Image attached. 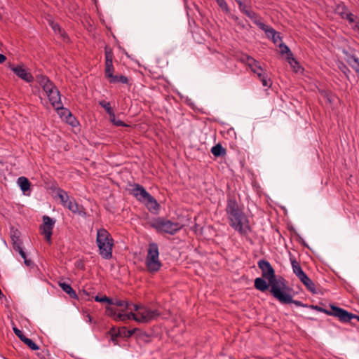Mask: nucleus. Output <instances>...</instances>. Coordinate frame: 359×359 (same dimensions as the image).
<instances>
[{"label":"nucleus","instance_id":"nucleus-10","mask_svg":"<svg viewBox=\"0 0 359 359\" xmlns=\"http://www.w3.org/2000/svg\"><path fill=\"white\" fill-rule=\"evenodd\" d=\"M331 311H328L327 313L330 315L337 317L341 321L344 323L350 322L351 319L357 317V316L334 306H331Z\"/></svg>","mask_w":359,"mask_h":359},{"label":"nucleus","instance_id":"nucleus-28","mask_svg":"<svg viewBox=\"0 0 359 359\" xmlns=\"http://www.w3.org/2000/svg\"><path fill=\"white\" fill-rule=\"evenodd\" d=\"M57 195L59 197V198L60 199L63 205L65 204H66L67 203L68 200L70 198V197L69 196L67 193L61 189H57Z\"/></svg>","mask_w":359,"mask_h":359},{"label":"nucleus","instance_id":"nucleus-18","mask_svg":"<svg viewBox=\"0 0 359 359\" xmlns=\"http://www.w3.org/2000/svg\"><path fill=\"white\" fill-rule=\"evenodd\" d=\"M60 118L72 127H76L79 122L73 114H60Z\"/></svg>","mask_w":359,"mask_h":359},{"label":"nucleus","instance_id":"nucleus-35","mask_svg":"<svg viewBox=\"0 0 359 359\" xmlns=\"http://www.w3.org/2000/svg\"><path fill=\"white\" fill-rule=\"evenodd\" d=\"M43 90L45 91L46 95L51 93L54 89H57V88L54 86V84L50 81L45 86L43 87Z\"/></svg>","mask_w":359,"mask_h":359},{"label":"nucleus","instance_id":"nucleus-24","mask_svg":"<svg viewBox=\"0 0 359 359\" xmlns=\"http://www.w3.org/2000/svg\"><path fill=\"white\" fill-rule=\"evenodd\" d=\"M18 183L21 190L25 193L30 189V182L25 177H20Z\"/></svg>","mask_w":359,"mask_h":359},{"label":"nucleus","instance_id":"nucleus-44","mask_svg":"<svg viewBox=\"0 0 359 359\" xmlns=\"http://www.w3.org/2000/svg\"><path fill=\"white\" fill-rule=\"evenodd\" d=\"M100 104L102 105V107L107 111V112H111V104L109 102L106 101H102L100 102Z\"/></svg>","mask_w":359,"mask_h":359},{"label":"nucleus","instance_id":"nucleus-19","mask_svg":"<svg viewBox=\"0 0 359 359\" xmlns=\"http://www.w3.org/2000/svg\"><path fill=\"white\" fill-rule=\"evenodd\" d=\"M64 206L74 213H79L81 212L80 206L73 198H70Z\"/></svg>","mask_w":359,"mask_h":359},{"label":"nucleus","instance_id":"nucleus-32","mask_svg":"<svg viewBox=\"0 0 359 359\" xmlns=\"http://www.w3.org/2000/svg\"><path fill=\"white\" fill-rule=\"evenodd\" d=\"M22 341L32 350L36 351L39 348V347L30 339L26 337L22 339Z\"/></svg>","mask_w":359,"mask_h":359},{"label":"nucleus","instance_id":"nucleus-17","mask_svg":"<svg viewBox=\"0 0 359 359\" xmlns=\"http://www.w3.org/2000/svg\"><path fill=\"white\" fill-rule=\"evenodd\" d=\"M13 247L14 250L20 253L21 257L24 259V262L27 266H30L31 261L27 259L26 253L23 251L21 245L22 242L20 239H17L15 241H12Z\"/></svg>","mask_w":359,"mask_h":359},{"label":"nucleus","instance_id":"nucleus-49","mask_svg":"<svg viewBox=\"0 0 359 359\" xmlns=\"http://www.w3.org/2000/svg\"><path fill=\"white\" fill-rule=\"evenodd\" d=\"M291 303H293L295 305L299 306H302V303L299 301H296V300H293L292 299V302Z\"/></svg>","mask_w":359,"mask_h":359},{"label":"nucleus","instance_id":"nucleus-37","mask_svg":"<svg viewBox=\"0 0 359 359\" xmlns=\"http://www.w3.org/2000/svg\"><path fill=\"white\" fill-rule=\"evenodd\" d=\"M219 6L226 13L229 11V8L225 0H216Z\"/></svg>","mask_w":359,"mask_h":359},{"label":"nucleus","instance_id":"nucleus-51","mask_svg":"<svg viewBox=\"0 0 359 359\" xmlns=\"http://www.w3.org/2000/svg\"><path fill=\"white\" fill-rule=\"evenodd\" d=\"M234 20H235L236 21H237V20H238V17H235V18H234Z\"/></svg>","mask_w":359,"mask_h":359},{"label":"nucleus","instance_id":"nucleus-20","mask_svg":"<svg viewBox=\"0 0 359 359\" xmlns=\"http://www.w3.org/2000/svg\"><path fill=\"white\" fill-rule=\"evenodd\" d=\"M258 266L262 271L263 277L269 280V262L260 260L258 262Z\"/></svg>","mask_w":359,"mask_h":359},{"label":"nucleus","instance_id":"nucleus-33","mask_svg":"<svg viewBox=\"0 0 359 359\" xmlns=\"http://www.w3.org/2000/svg\"><path fill=\"white\" fill-rule=\"evenodd\" d=\"M95 300L97 302L108 303L109 306H110V304L113 303V299L107 297V296H103L101 297L99 296H95Z\"/></svg>","mask_w":359,"mask_h":359},{"label":"nucleus","instance_id":"nucleus-41","mask_svg":"<svg viewBox=\"0 0 359 359\" xmlns=\"http://www.w3.org/2000/svg\"><path fill=\"white\" fill-rule=\"evenodd\" d=\"M255 23L257 24L268 35V33L269 32V28L267 25L260 22L259 19H258Z\"/></svg>","mask_w":359,"mask_h":359},{"label":"nucleus","instance_id":"nucleus-13","mask_svg":"<svg viewBox=\"0 0 359 359\" xmlns=\"http://www.w3.org/2000/svg\"><path fill=\"white\" fill-rule=\"evenodd\" d=\"M11 69L20 79H23L27 82H32L34 80L33 76L31 73L28 72L27 70L22 65L11 66Z\"/></svg>","mask_w":359,"mask_h":359},{"label":"nucleus","instance_id":"nucleus-11","mask_svg":"<svg viewBox=\"0 0 359 359\" xmlns=\"http://www.w3.org/2000/svg\"><path fill=\"white\" fill-rule=\"evenodd\" d=\"M247 63L250 67L252 71L255 73L260 79L264 86H267V80L264 76L263 69L259 65L258 62L252 57H247Z\"/></svg>","mask_w":359,"mask_h":359},{"label":"nucleus","instance_id":"nucleus-45","mask_svg":"<svg viewBox=\"0 0 359 359\" xmlns=\"http://www.w3.org/2000/svg\"><path fill=\"white\" fill-rule=\"evenodd\" d=\"M83 318H84V320H85L86 322H88V323H91V321H92V317H91V316H90L88 313H87V312L84 313H83Z\"/></svg>","mask_w":359,"mask_h":359},{"label":"nucleus","instance_id":"nucleus-4","mask_svg":"<svg viewBox=\"0 0 359 359\" xmlns=\"http://www.w3.org/2000/svg\"><path fill=\"white\" fill-rule=\"evenodd\" d=\"M96 243L102 257L106 259L111 258L114 239L109 232L105 229H99L97 231Z\"/></svg>","mask_w":359,"mask_h":359},{"label":"nucleus","instance_id":"nucleus-2","mask_svg":"<svg viewBox=\"0 0 359 359\" xmlns=\"http://www.w3.org/2000/svg\"><path fill=\"white\" fill-rule=\"evenodd\" d=\"M160 314L157 309H151L142 305L134 304L130 313L121 314L118 318L122 320L123 322L133 319L137 323H148L156 319Z\"/></svg>","mask_w":359,"mask_h":359},{"label":"nucleus","instance_id":"nucleus-7","mask_svg":"<svg viewBox=\"0 0 359 359\" xmlns=\"http://www.w3.org/2000/svg\"><path fill=\"white\" fill-rule=\"evenodd\" d=\"M158 232L175 234L181 229L182 225L178 222H174L169 219L158 218L156 219L151 224Z\"/></svg>","mask_w":359,"mask_h":359},{"label":"nucleus","instance_id":"nucleus-6","mask_svg":"<svg viewBox=\"0 0 359 359\" xmlns=\"http://www.w3.org/2000/svg\"><path fill=\"white\" fill-rule=\"evenodd\" d=\"M158 257L159 252L158 245L155 243H150L145 262L146 268L149 273H156L158 271L162 266Z\"/></svg>","mask_w":359,"mask_h":359},{"label":"nucleus","instance_id":"nucleus-14","mask_svg":"<svg viewBox=\"0 0 359 359\" xmlns=\"http://www.w3.org/2000/svg\"><path fill=\"white\" fill-rule=\"evenodd\" d=\"M272 295L282 304H291L292 297L289 292L288 288L278 291L276 290Z\"/></svg>","mask_w":359,"mask_h":359},{"label":"nucleus","instance_id":"nucleus-22","mask_svg":"<svg viewBox=\"0 0 359 359\" xmlns=\"http://www.w3.org/2000/svg\"><path fill=\"white\" fill-rule=\"evenodd\" d=\"M107 80L110 83H121L124 84H128L129 83V79H128V77L123 75L117 76L114 74L112 77H110Z\"/></svg>","mask_w":359,"mask_h":359},{"label":"nucleus","instance_id":"nucleus-54","mask_svg":"<svg viewBox=\"0 0 359 359\" xmlns=\"http://www.w3.org/2000/svg\"><path fill=\"white\" fill-rule=\"evenodd\" d=\"M0 163H1V162L0 161Z\"/></svg>","mask_w":359,"mask_h":359},{"label":"nucleus","instance_id":"nucleus-29","mask_svg":"<svg viewBox=\"0 0 359 359\" xmlns=\"http://www.w3.org/2000/svg\"><path fill=\"white\" fill-rule=\"evenodd\" d=\"M290 260L293 272L297 276H298L300 273L303 272V270L300 266L299 262H297L294 259H290Z\"/></svg>","mask_w":359,"mask_h":359},{"label":"nucleus","instance_id":"nucleus-25","mask_svg":"<svg viewBox=\"0 0 359 359\" xmlns=\"http://www.w3.org/2000/svg\"><path fill=\"white\" fill-rule=\"evenodd\" d=\"M211 153L216 157L224 156L226 149L220 144H217L212 147Z\"/></svg>","mask_w":359,"mask_h":359},{"label":"nucleus","instance_id":"nucleus-16","mask_svg":"<svg viewBox=\"0 0 359 359\" xmlns=\"http://www.w3.org/2000/svg\"><path fill=\"white\" fill-rule=\"evenodd\" d=\"M47 96L48 97L50 104L55 110L63 109L62 104L60 101V92L57 88L54 89L53 91Z\"/></svg>","mask_w":359,"mask_h":359},{"label":"nucleus","instance_id":"nucleus-15","mask_svg":"<svg viewBox=\"0 0 359 359\" xmlns=\"http://www.w3.org/2000/svg\"><path fill=\"white\" fill-rule=\"evenodd\" d=\"M105 313L107 316L113 318V319L116 321H122V320L119 319L118 316L121 314H128L129 311H128L124 307L121 309L114 308L111 306H107L105 308Z\"/></svg>","mask_w":359,"mask_h":359},{"label":"nucleus","instance_id":"nucleus-39","mask_svg":"<svg viewBox=\"0 0 359 359\" xmlns=\"http://www.w3.org/2000/svg\"><path fill=\"white\" fill-rule=\"evenodd\" d=\"M110 114V119L116 126H127L128 125L125 124L123 121L120 120H116L115 118V114Z\"/></svg>","mask_w":359,"mask_h":359},{"label":"nucleus","instance_id":"nucleus-38","mask_svg":"<svg viewBox=\"0 0 359 359\" xmlns=\"http://www.w3.org/2000/svg\"><path fill=\"white\" fill-rule=\"evenodd\" d=\"M51 27L55 31V32L60 33L63 37H65L66 34L62 30V29L60 27V26L58 24H54L53 22L51 24Z\"/></svg>","mask_w":359,"mask_h":359},{"label":"nucleus","instance_id":"nucleus-34","mask_svg":"<svg viewBox=\"0 0 359 359\" xmlns=\"http://www.w3.org/2000/svg\"><path fill=\"white\" fill-rule=\"evenodd\" d=\"M36 79L42 88L50 81L47 76L43 75L36 76Z\"/></svg>","mask_w":359,"mask_h":359},{"label":"nucleus","instance_id":"nucleus-3","mask_svg":"<svg viewBox=\"0 0 359 359\" xmlns=\"http://www.w3.org/2000/svg\"><path fill=\"white\" fill-rule=\"evenodd\" d=\"M271 35L273 43L276 46V51L285 57L295 72H298L300 66L298 62L293 57V55L288 46L283 41L280 33L271 28Z\"/></svg>","mask_w":359,"mask_h":359},{"label":"nucleus","instance_id":"nucleus-21","mask_svg":"<svg viewBox=\"0 0 359 359\" xmlns=\"http://www.w3.org/2000/svg\"><path fill=\"white\" fill-rule=\"evenodd\" d=\"M110 305H115L117 307H119V309L124 307L128 311L130 312L132 311V308L134 304L124 300L116 299L115 301L113 300V303L110 304Z\"/></svg>","mask_w":359,"mask_h":359},{"label":"nucleus","instance_id":"nucleus-27","mask_svg":"<svg viewBox=\"0 0 359 359\" xmlns=\"http://www.w3.org/2000/svg\"><path fill=\"white\" fill-rule=\"evenodd\" d=\"M241 11L247 15L250 19H251L254 22H257V20L259 19L257 15L254 11L248 8L247 6L244 7V8L241 9Z\"/></svg>","mask_w":359,"mask_h":359},{"label":"nucleus","instance_id":"nucleus-30","mask_svg":"<svg viewBox=\"0 0 359 359\" xmlns=\"http://www.w3.org/2000/svg\"><path fill=\"white\" fill-rule=\"evenodd\" d=\"M302 283L306 287V288L309 291L313 292H315V290H316L315 284L308 276L305 279H304V280H302Z\"/></svg>","mask_w":359,"mask_h":359},{"label":"nucleus","instance_id":"nucleus-36","mask_svg":"<svg viewBox=\"0 0 359 359\" xmlns=\"http://www.w3.org/2000/svg\"><path fill=\"white\" fill-rule=\"evenodd\" d=\"M341 16L342 18L348 20L350 23H354L355 22L354 15L351 13L342 12L341 13Z\"/></svg>","mask_w":359,"mask_h":359},{"label":"nucleus","instance_id":"nucleus-1","mask_svg":"<svg viewBox=\"0 0 359 359\" xmlns=\"http://www.w3.org/2000/svg\"><path fill=\"white\" fill-rule=\"evenodd\" d=\"M226 212L229 225L241 235L247 234L250 230L248 220L234 198H228Z\"/></svg>","mask_w":359,"mask_h":359},{"label":"nucleus","instance_id":"nucleus-50","mask_svg":"<svg viewBox=\"0 0 359 359\" xmlns=\"http://www.w3.org/2000/svg\"><path fill=\"white\" fill-rule=\"evenodd\" d=\"M127 332H128V334L126 335L127 337H130L133 334V332L130 331V330H128Z\"/></svg>","mask_w":359,"mask_h":359},{"label":"nucleus","instance_id":"nucleus-5","mask_svg":"<svg viewBox=\"0 0 359 359\" xmlns=\"http://www.w3.org/2000/svg\"><path fill=\"white\" fill-rule=\"evenodd\" d=\"M130 194L138 201L144 203L149 211H156L159 209V204L156 200L142 185L134 184Z\"/></svg>","mask_w":359,"mask_h":359},{"label":"nucleus","instance_id":"nucleus-46","mask_svg":"<svg viewBox=\"0 0 359 359\" xmlns=\"http://www.w3.org/2000/svg\"><path fill=\"white\" fill-rule=\"evenodd\" d=\"M235 1L238 4L240 10L242 8H244V7L246 6V5L244 4V0H235Z\"/></svg>","mask_w":359,"mask_h":359},{"label":"nucleus","instance_id":"nucleus-42","mask_svg":"<svg viewBox=\"0 0 359 359\" xmlns=\"http://www.w3.org/2000/svg\"><path fill=\"white\" fill-rule=\"evenodd\" d=\"M13 332L15 334V335L22 341V339H24L25 338H26V337L23 334L21 330H20L17 327H13Z\"/></svg>","mask_w":359,"mask_h":359},{"label":"nucleus","instance_id":"nucleus-23","mask_svg":"<svg viewBox=\"0 0 359 359\" xmlns=\"http://www.w3.org/2000/svg\"><path fill=\"white\" fill-rule=\"evenodd\" d=\"M255 287L257 290L264 292L268 289L269 285L262 278H257L255 280Z\"/></svg>","mask_w":359,"mask_h":359},{"label":"nucleus","instance_id":"nucleus-47","mask_svg":"<svg viewBox=\"0 0 359 359\" xmlns=\"http://www.w3.org/2000/svg\"><path fill=\"white\" fill-rule=\"evenodd\" d=\"M307 276H308L303 271L297 277L301 280V282H302V280H304V279H305Z\"/></svg>","mask_w":359,"mask_h":359},{"label":"nucleus","instance_id":"nucleus-53","mask_svg":"<svg viewBox=\"0 0 359 359\" xmlns=\"http://www.w3.org/2000/svg\"><path fill=\"white\" fill-rule=\"evenodd\" d=\"M355 24H358V25H359V21H358V22H356Z\"/></svg>","mask_w":359,"mask_h":359},{"label":"nucleus","instance_id":"nucleus-8","mask_svg":"<svg viewBox=\"0 0 359 359\" xmlns=\"http://www.w3.org/2000/svg\"><path fill=\"white\" fill-rule=\"evenodd\" d=\"M54 225L55 220L46 215L43 217V224L40 226L41 233L44 236L45 240L48 243H51V236Z\"/></svg>","mask_w":359,"mask_h":359},{"label":"nucleus","instance_id":"nucleus-26","mask_svg":"<svg viewBox=\"0 0 359 359\" xmlns=\"http://www.w3.org/2000/svg\"><path fill=\"white\" fill-rule=\"evenodd\" d=\"M60 286L62 289V290L65 291L67 294H68L71 297H76V292L72 289L69 284L62 283H60Z\"/></svg>","mask_w":359,"mask_h":359},{"label":"nucleus","instance_id":"nucleus-48","mask_svg":"<svg viewBox=\"0 0 359 359\" xmlns=\"http://www.w3.org/2000/svg\"><path fill=\"white\" fill-rule=\"evenodd\" d=\"M6 60V57L3 55V54H0V63H4Z\"/></svg>","mask_w":359,"mask_h":359},{"label":"nucleus","instance_id":"nucleus-43","mask_svg":"<svg viewBox=\"0 0 359 359\" xmlns=\"http://www.w3.org/2000/svg\"><path fill=\"white\" fill-rule=\"evenodd\" d=\"M109 333L111 334L112 340H114L115 337H116L118 336H121V334H122L121 332V330H118V332H116L115 328H112L110 330Z\"/></svg>","mask_w":359,"mask_h":359},{"label":"nucleus","instance_id":"nucleus-9","mask_svg":"<svg viewBox=\"0 0 359 359\" xmlns=\"http://www.w3.org/2000/svg\"><path fill=\"white\" fill-rule=\"evenodd\" d=\"M104 55H105V64H104V76L107 79L112 77L114 75V68L113 66V58L114 53L112 52L111 48L109 46H106L104 48Z\"/></svg>","mask_w":359,"mask_h":359},{"label":"nucleus","instance_id":"nucleus-31","mask_svg":"<svg viewBox=\"0 0 359 359\" xmlns=\"http://www.w3.org/2000/svg\"><path fill=\"white\" fill-rule=\"evenodd\" d=\"M349 65L359 74V60L356 57H351L349 59Z\"/></svg>","mask_w":359,"mask_h":359},{"label":"nucleus","instance_id":"nucleus-40","mask_svg":"<svg viewBox=\"0 0 359 359\" xmlns=\"http://www.w3.org/2000/svg\"><path fill=\"white\" fill-rule=\"evenodd\" d=\"M20 231L17 229H11V238L12 241H15L17 239H20Z\"/></svg>","mask_w":359,"mask_h":359},{"label":"nucleus","instance_id":"nucleus-12","mask_svg":"<svg viewBox=\"0 0 359 359\" xmlns=\"http://www.w3.org/2000/svg\"><path fill=\"white\" fill-rule=\"evenodd\" d=\"M287 288L285 280L281 277L277 278L274 270L271 266V294H273L276 290L280 291Z\"/></svg>","mask_w":359,"mask_h":359},{"label":"nucleus","instance_id":"nucleus-52","mask_svg":"<svg viewBox=\"0 0 359 359\" xmlns=\"http://www.w3.org/2000/svg\"><path fill=\"white\" fill-rule=\"evenodd\" d=\"M354 318H356L359 321V316H357V317H355Z\"/></svg>","mask_w":359,"mask_h":359}]
</instances>
